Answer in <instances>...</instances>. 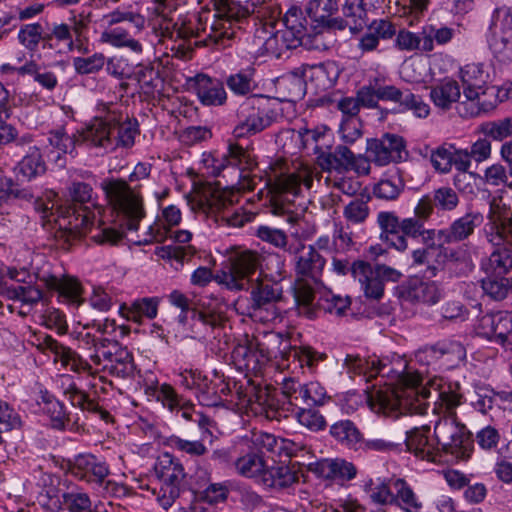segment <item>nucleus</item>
Segmentation results:
<instances>
[{
    "label": "nucleus",
    "instance_id": "1",
    "mask_svg": "<svg viewBox=\"0 0 512 512\" xmlns=\"http://www.w3.org/2000/svg\"><path fill=\"white\" fill-rule=\"evenodd\" d=\"M395 378L396 383L386 384L369 396V406L375 413L393 418L406 412L423 414L430 398L449 410L460 403L461 396L450 389L440 390V381L436 379L422 384L418 374L409 372L397 373Z\"/></svg>",
    "mask_w": 512,
    "mask_h": 512
},
{
    "label": "nucleus",
    "instance_id": "2",
    "mask_svg": "<svg viewBox=\"0 0 512 512\" xmlns=\"http://www.w3.org/2000/svg\"><path fill=\"white\" fill-rule=\"evenodd\" d=\"M101 187L116 213L119 229L93 225L90 238L97 244L113 245L123 238L125 232L138 231L140 222L146 217V211L142 196L133 191L124 180H105ZM91 217L94 220V217Z\"/></svg>",
    "mask_w": 512,
    "mask_h": 512
},
{
    "label": "nucleus",
    "instance_id": "3",
    "mask_svg": "<svg viewBox=\"0 0 512 512\" xmlns=\"http://www.w3.org/2000/svg\"><path fill=\"white\" fill-rule=\"evenodd\" d=\"M43 345L48 352L54 355L55 362H60L63 368L74 372L93 374L94 371L102 370L111 376L122 379L132 378L135 372L132 354L126 348L113 346L114 351L96 349L95 354L90 355L92 363L96 366L93 368L77 352L62 345L51 336L44 338Z\"/></svg>",
    "mask_w": 512,
    "mask_h": 512
},
{
    "label": "nucleus",
    "instance_id": "4",
    "mask_svg": "<svg viewBox=\"0 0 512 512\" xmlns=\"http://www.w3.org/2000/svg\"><path fill=\"white\" fill-rule=\"evenodd\" d=\"M201 163L210 178L204 182L201 188L200 204L208 225L212 228H220L224 223V187L217 176L224 168V161L217 158L212 152H204Z\"/></svg>",
    "mask_w": 512,
    "mask_h": 512
},
{
    "label": "nucleus",
    "instance_id": "5",
    "mask_svg": "<svg viewBox=\"0 0 512 512\" xmlns=\"http://www.w3.org/2000/svg\"><path fill=\"white\" fill-rule=\"evenodd\" d=\"M151 34L157 43L173 41L171 49L191 50L190 38L199 31V19L195 14L180 15L174 22L168 14H163L150 21ZM186 51H183V56Z\"/></svg>",
    "mask_w": 512,
    "mask_h": 512
},
{
    "label": "nucleus",
    "instance_id": "6",
    "mask_svg": "<svg viewBox=\"0 0 512 512\" xmlns=\"http://www.w3.org/2000/svg\"><path fill=\"white\" fill-rule=\"evenodd\" d=\"M120 119L121 113L113 104L98 102L96 115L83 132L84 141L104 151H113L116 148L115 126Z\"/></svg>",
    "mask_w": 512,
    "mask_h": 512
},
{
    "label": "nucleus",
    "instance_id": "7",
    "mask_svg": "<svg viewBox=\"0 0 512 512\" xmlns=\"http://www.w3.org/2000/svg\"><path fill=\"white\" fill-rule=\"evenodd\" d=\"M274 389L269 385L262 386L260 382H255L247 375L242 380H226V409H229L228 402H233V398L238 399L236 405L239 409L258 405L261 409H273L277 400L274 397Z\"/></svg>",
    "mask_w": 512,
    "mask_h": 512
},
{
    "label": "nucleus",
    "instance_id": "8",
    "mask_svg": "<svg viewBox=\"0 0 512 512\" xmlns=\"http://www.w3.org/2000/svg\"><path fill=\"white\" fill-rule=\"evenodd\" d=\"M351 273L357 280L367 298L379 300L384 294L386 282H397L402 273L385 264L371 266L364 261L354 262L351 266Z\"/></svg>",
    "mask_w": 512,
    "mask_h": 512
},
{
    "label": "nucleus",
    "instance_id": "9",
    "mask_svg": "<svg viewBox=\"0 0 512 512\" xmlns=\"http://www.w3.org/2000/svg\"><path fill=\"white\" fill-rule=\"evenodd\" d=\"M434 436L438 451L450 453L458 459L469 458L471 452L469 432L454 417L439 419L434 427Z\"/></svg>",
    "mask_w": 512,
    "mask_h": 512
},
{
    "label": "nucleus",
    "instance_id": "10",
    "mask_svg": "<svg viewBox=\"0 0 512 512\" xmlns=\"http://www.w3.org/2000/svg\"><path fill=\"white\" fill-rule=\"evenodd\" d=\"M453 36L452 28L426 25L418 33L401 29L396 35L395 45L401 51L428 53L435 49V45L443 46L449 43Z\"/></svg>",
    "mask_w": 512,
    "mask_h": 512
},
{
    "label": "nucleus",
    "instance_id": "11",
    "mask_svg": "<svg viewBox=\"0 0 512 512\" xmlns=\"http://www.w3.org/2000/svg\"><path fill=\"white\" fill-rule=\"evenodd\" d=\"M489 223L485 229L487 240L495 246L512 243V195L502 192L490 202Z\"/></svg>",
    "mask_w": 512,
    "mask_h": 512
},
{
    "label": "nucleus",
    "instance_id": "12",
    "mask_svg": "<svg viewBox=\"0 0 512 512\" xmlns=\"http://www.w3.org/2000/svg\"><path fill=\"white\" fill-rule=\"evenodd\" d=\"M226 256L230 264L229 273L226 272V288L244 289L260 265L259 254L241 247H232Z\"/></svg>",
    "mask_w": 512,
    "mask_h": 512
},
{
    "label": "nucleus",
    "instance_id": "13",
    "mask_svg": "<svg viewBox=\"0 0 512 512\" xmlns=\"http://www.w3.org/2000/svg\"><path fill=\"white\" fill-rule=\"evenodd\" d=\"M46 208L44 217L49 222L53 221L60 230L65 231L71 239H77L93 232V219L91 213L84 209H76L72 206H58L53 211V206Z\"/></svg>",
    "mask_w": 512,
    "mask_h": 512
},
{
    "label": "nucleus",
    "instance_id": "14",
    "mask_svg": "<svg viewBox=\"0 0 512 512\" xmlns=\"http://www.w3.org/2000/svg\"><path fill=\"white\" fill-rule=\"evenodd\" d=\"M500 89L497 86L482 85L481 88H464L465 101L458 106L461 117H477L481 113L492 111L500 102Z\"/></svg>",
    "mask_w": 512,
    "mask_h": 512
},
{
    "label": "nucleus",
    "instance_id": "15",
    "mask_svg": "<svg viewBox=\"0 0 512 512\" xmlns=\"http://www.w3.org/2000/svg\"><path fill=\"white\" fill-rule=\"evenodd\" d=\"M368 158L378 166L391 162H401L407 156L405 143L401 136L385 134L381 139L368 140Z\"/></svg>",
    "mask_w": 512,
    "mask_h": 512
},
{
    "label": "nucleus",
    "instance_id": "16",
    "mask_svg": "<svg viewBox=\"0 0 512 512\" xmlns=\"http://www.w3.org/2000/svg\"><path fill=\"white\" fill-rule=\"evenodd\" d=\"M333 68L334 65L332 63L318 64L313 66H302L301 68H298L295 71H293L290 75L283 78L282 84L287 87L288 93L292 98L300 99L305 94L304 79H316L319 81V84L322 85L323 87L330 86L332 84V79L327 77V73L329 69Z\"/></svg>",
    "mask_w": 512,
    "mask_h": 512
},
{
    "label": "nucleus",
    "instance_id": "17",
    "mask_svg": "<svg viewBox=\"0 0 512 512\" xmlns=\"http://www.w3.org/2000/svg\"><path fill=\"white\" fill-rule=\"evenodd\" d=\"M42 505L50 512L66 510L68 512H92L93 504L88 493L82 489H73L60 497L55 490H48L42 496Z\"/></svg>",
    "mask_w": 512,
    "mask_h": 512
},
{
    "label": "nucleus",
    "instance_id": "18",
    "mask_svg": "<svg viewBox=\"0 0 512 512\" xmlns=\"http://www.w3.org/2000/svg\"><path fill=\"white\" fill-rule=\"evenodd\" d=\"M250 154L237 144H230L228 154H226V167L238 168L240 170L241 180L237 184H231L226 187V205L239 201L238 193L240 191L252 189L248 174H244L252 166Z\"/></svg>",
    "mask_w": 512,
    "mask_h": 512
},
{
    "label": "nucleus",
    "instance_id": "19",
    "mask_svg": "<svg viewBox=\"0 0 512 512\" xmlns=\"http://www.w3.org/2000/svg\"><path fill=\"white\" fill-rule=\"evenodd\" d=\"M178 382L187 389H198L207 397L206 404L209 406H218L222 403V393H224V378L215 374V379L209 382L206 377L202 376L201 372L197 369H184L178 375Z\"/></svg>",
    "mask_w": 512,
    "mask_h": 512
},
{
    "label": "nucleus",
    "instance_id": "20",
    "mask_svg": "<svg viewBox=\"0 0 512 512\" xmlns=\"http://www.w3.org/2000/svg\"><path fill=\"white\" fill-rule=\"evenodd\" d=\"M70 470L74 477L95 487L102 486L110 473L107 463L98 460L92 454H79L75 456L71 462Z\"/></svg>",
    "mask_w": 512,
    "mask_h": 512
},
{
    "label": "nucleus",
    "instance_id": "21",
    "mask_svg": "<svg viewBox=\"0 0 512 512\" xmlns=\"http://www.w3.org/2000/svg\"><path fill=\"white\" fill-rule=\"evenodd\" d=\"M182 213L176 205H169L162 209L160 215L150 224L144 233V237L139 244H150L153 242L165 241L172 227L180 224Z\"/></svg>",
    "mask_w": 512,
    "mask_h": 512
},
{
    "label": "nucleus",
    "instance_id": "22",
    "mask_svg": "<svg viewBox=\"0 0 512 512\" xmlns=\"http://www.w3.org/2000/svg\"><path fill=\"white\" fill-rule=\"evenodd\" d=\"M40 281L49 290L58 293V301L61 303L78 306L83 302L82 286L74 277L42 274Z\"/></svg>",
    "mask_w": 512,
    "mask_h": 512
},
{
    "label": "nucleus",
    "instance_id": "23",
    "mask_svg": "<svg viewBox=\"0 0 512 512\" xmlns=\"http://www.w3.org/2000/svg\"><path fill=\"white\" fill-rule=\"evenodd\" d=\"M237 118L238 123L233 131L237 138L258 133L271 124V118L267 114L255 109L248 102L241 104L237 111Z\"/></svg>",
    "mask_w": 512,
    "mask_h": 512
},
{
    "label": "nucleus",
    "instance_id": "24",
    "mask_svg": "<svg viewBox=\"0 0 512 512\" xmlns=\"http://www.w3.org/2000/svg\"><path fill=\"white\" fill-rule=\"evenodd\" d=\"M313 177L311 173L304 169L298 173L270 175L267 180V186L274 194H292L297 195L300 192L301 185L310 189L312 187Z\"/></svg>",
    "mask_w": 512,
    "mask_h": 512
},
{
    "label": "nucleus",
    "instance_id": "25",
    "mask_svg": "<svg viewBox=\"0 0 512 512\" xmlns=\"http://www.w3.org/2000/svg\"><path fill=\"white\" fill-rule=\"evenodd\" d=\"M47 157L59 167L66 164V155L75 150V138L67 133L63 126L52 129L48 133Z\"/></svg>",
    "mask_w": 512,
    "mask_h": 512
},
{
    "label": "nucleus",
    "instance_id": "26",
    "mask_svg": "<svg viewBox=\"0 0 512 512\" xmlns=\"http://www.w3.org/2000/svg\"><path fill=\"white\" fill-rule=\"evenodd\" d=\"M481 222L477 213H467L454 220L449 227L438 230V241L446 244L458 243L467 240Z\"/></svg>",
    "mask_w": 512,
    "mask_h": 512
},
{
    "label": "nucleus",
    "instance_id": "27",
    "mask_svg": "<svg viewBox=\"0 0 512 512\" xmlns=\"http://www.w3.org/2000/svg\"><path fill=\"white\" fill-rule=\"evenodd\" d=\"M188 85L204 105H222L224 101L223 84L219 80L197 74L189 79Z\"/></svg>",
    "mask_w": 512,
    "mask_h": 512
},
{
    "label": "nucleus",
    "instance_id": "28",
    "mask_svg": "<svg viewBox=\"0 0 512 512\" xmlns=\"http://www.w3.org/2000/svg\"><path fill=\"white\" fill-rule=\"evenodd\" d=\"M325 260L313 247H302L296 260V272L301 279L308 278L316 283L323 271Z\"/></svg>",
    "mask_w": 512,
    "mask_h": 512
},
{
    "label": "nucleus",
    "instance_id": "29",
    "mask_svg": "<svg viewBox=\"0 0 512 512\" xmlns=\"http://www.w3.org/2000/svg\"><path fill=\"white\" fill-rule=\"evenodd\" d=\"M317 162L323 170H335L344 173L350 169L360 171V167H356V159L353 152L346 146L339 145L334 152L321 153L317 157Z\"/></svg>",
    "mask_w": 512,
    "mask_h": 512
},
{
    "label": "nucleus",
    "instance_id": "30",
    "mask_svg": "<svg viewBox=\"0 0 512 512\" xmlns=\"http://www.w3.org/2000/svg\"><path fill=\"white\" fill-rule=\"evenodd\" d=\"M430 428L428 426H422L420 428H414L407 432L406 446L408 451L415 454V456L427 460L435 461V455L437 446L435 441L428 438Z\"/></svg>",
    "mask_w": 512,
    "mask_h": 512
},
{
    "label": "nucleus",
    "instance_id": "31",
    "mask_svg": "<svg viewBox=\"0 0 512 512\" xmlns=\"http://www.w3.org/2000/svg\"><path fill=\"white\" fill-rule=\"evenodd\" d=\"M403 297L411 302L433 305L440 300L441 291L434 282L412 278L404 287Z\"/></svg>",
    "mask_w": 512,
    "mask_h": 512
},
{
    "label": "nucleus",
    "instance_id": "32",
    "mask_svg": "<svg viewBox=\"0 0 512 512\" xmlns=\"http://www.w3.org/2000/svg\"><path fill=\"white\" fill-rule=\"evenodd\" d=\"M42 410L50 420L52 428L57 430L72 429L74 424L66 413L64 405L48 391L41 393Z\"/></svg>",
    "mask_w": 512,
    "mask_h": 512
},
{
    "label": "nucleus",
    "instance_id": "33",
    "mask_svg": "<svg viewBox=\"0 0 512 512\" xmlns=\"http://www.w3.org/2000/svg\"><path fill=\"white\" fill-rule=\"evenodd\" d=\"M251 442L259 450H266L278 455L292 456L297 450V445L294 442L277 438L273 434L263 431L253 432Z\"/></svg>",
    "mask_w": 512,
    "mask_h": 512
},
{
    "label": "nucleus",
    "instance_id": "34",
    "mask_svg": "<svg viewBox=\"0 0 512 512\" xmlns=\"http://www.w3.org/2000/svg\"><path fill=\"white\" fill-rule=\"evenodd\" d=\"M377 223L381 229V239L389 241L399 251L407 249V240L399 234L401 220L393 212H380L377 216Z\"/></svg>",
    "mask_w": 512,
    "mask_h": 512
},
{
    "label": "nucleus",
    "instance_id": "35",
    "mask_svg": "<svg viewBox=\"0 0 512 512\" xmlns=\"http://www.w3.org/2000/svg\"><path fill=\"white\" fill-rule=\"evenodd\" d=\"M101 41L114 48H126L129 51L141 55L143 45L135 39L130 32L122 26H109L101 33Z\"/></svg>",
    "mask_w": 512,
    "mask_h": 512
},
{
    "label": "nucleus",
    "instance_id": "36",
    "mask_svg": "<svg viewBox=\"0 0 512 512\" xmlns=\"http://www.w3.org/2000/svg\"><path fill=\"white\" fill-rule=\"evenodd\" d=\"M282 291L278 284L270 280H257L251 286L252 307L260 310L264 307H273L281 299Z\"/></svg>",
    "mask_w": 512,
    "mask_h": 512
},
{
    "label": "nucleus",
    "instance_id": "37",
    "mask_svg": "<svg viewBox=\"0 0 512 512\" xmlns=\"http://www.w3.org/2000/svg\"><path fill=\"white\" fill-rule=\"evenodd\" d=\"M158 306L157 297H144L133 301L129 306H121L120 310L127 320L141 324L144 318L152 320L157 316Z\"/></svg>",
    "mask_w": 512,
    "mask_h": 512
},
{
    "label": "nucleus",
    "instance_id": "38",
    "mask_svg": "<svg viewBox=\"0 0 512 512\" xmlns=\"http://www.w3.org/2000/svg\"><path fill=\"white\" fill-rule=\"evenodd\" d=\"M0 295L29 307L37 304L43 297L42 290L34 285L13 286L2 280H0Z\"/></svg>",
    "mask_w": 512,
    "mask_h": 512
},
{
    "label": "nucleus",
    "instance_id": "39",
    "mask_svg": "<svg viewBox=\"0 0 512 512\" xmlns=\"http://www.w3.org/2000/svg\"><path fill=\"white\" fill-rule=\"evenodd\" d=\"M155 470L163 482L171 483L178 487L185 477L182 463L168 452H164L158 457Z\"/></svg>",
    "mask_w": 512,
    "mask_h": 512
},
{
    "label": "nucleus",
    "instance_id": "40",
    "mask_svg": "<svg viewBox=\"0 0 512 512\" xmlns=\"http://www.w3.org/2000/svg\"><path fill=\"white\" fill-rule=\"evenodd\" d=\"M482 269L486 275L505 276L512 269V247L504 245L496 248L482 262Z\"/></svg>",
    "mask_w": 512,
    "mask_h": 512
},
{
    "label": "nucleus",
    "instance_id": "41",
    "mask_svg": "<svg viewBox=\"0 0 512 512\" xmlns=\"http://www.w3.org/2000/svg\"><path fill=\"white\" fill-rule=\"evenodd\" d=\"M108 26H116L120 23L129 22L136 32H142L146 25V18L131 5H121L103 16Z\"/></svg>",
    "mask_w": 512,
    "mask_h": 512
},
{
    "label": "nucleus",
    "instance_id": "42",
    "mask_svg": "<svg viewBox=\"0 0 512 512\" xmlns=\"http://www.w3.org/2000/svg\"><path fill=\"white\" fill-rule=\"evenodd\" d=\"M461 91L458 83L452 79H446L433 86L430 91V98L434 105L444 111L451 108L452 104L458 102Z\"/></svg>",
    "mask_w": 512,
    "mask_h": 512
},
{
    "label": "nucleus",
    "instance_id": "43",
    "mask_svg": "<svg viewBox=\"0 0 512 512\" xmlns=\"http://www.w3.org/2000/svg\"><path fill=\"white\" fill-rule=\"evenodd\" d=\"M444 244L440 241L437 247L414 250L412 253L414 263L418 265L427 264L431 274L436 276L437 271L447 269Z\"/></svg>",
    "mask_w": 512,
    "mask_h": 512
},
{
    "label": "nucleus",
    "instance_id": "44",
    "mask_svg": "<svg viewBox=\"0 0 512 512\" xmlns=\"http://www.w3.org/2000/svg\"><path fill=\"white\" fill-rule=\"evenodd\" d=\"M315 471L327 479L350 480L356 475V468L352 463L340 459H324L316 463Z\"/></svg>",
    "mask_w": 512,
    "mask_h": 512
},
{
    "label": "nucleus",
    "instance_id": "45",
    "mask_svg": "<svg viewBox=\"0 0 512 512\" xmlns=\"http://www.w3.org/2000/svg\"><path fill=\"white\" fill-rule=\"evenodd\" d=\"M19 174L32 180L46 171V164L41 151L36 146L29 147L27 153L18 164Z\"/></svg>",
    "mask_w": 512,
    "mask_h": 512
},
{
    "label": "nucleus",
    "instance_id": "46",
    "mask_svg": "<svg viewBox=\"0 0 512 512\" xmlns=\"http://www.w3.org/2000/svg\"><path fill=\"white\" fill-rule=\"evenodd\" d=\"M392 485L395 499L393 504H396L404 512H419L421 510L422 503L404 480L397 479Z\"/></svg>",
    "mask_w": 512,
    "mask_h": 512
},
{
    "label": "nucleus",
    "instance_id": "47",
    "mask_svg": "<svg viewBox=\"0 0 512 512\" xmlns=\"http://www.w3.org/2000/svg\"><path fill=\"white\" fill-rule=\"evenodd\" d=\"M92 328H95L99 333L102 334L103 338L101 341V347L98 349H104L105 343H112L113 346H117L119 341L129 334V328L123 324H117L114 319L106 318L104 321H92Z\"/></svg>",
    "mask_w": 512,
    "mask_h": 512
},
{
    "label": "nucleus",
    "instance_id": "48",
    "mask_svg": "<svg viewBox=\"0 0 512 512\" xmlns=\"http://www.w3.org/2000/svg\"><path fill=\"white\" fill-rule=\"evenodd\" d=\"M344 365L348 373L363 374L366 377V381H370L386 368V366L382 365L379 361H368L355 355H347L344 360Z\"/></svg>",
    "mask_w": 512,
    "mask_h": 512
},
{
    "label": "nucleus",
    "instance_id": "49",
    "mask_svg": "<svg viewBox=\"0 0 512 512\" xmlns=\"http://www.w3.org/2000/svg\"><path fill=\"white\" fill-rule=\"evenodd\" d=\"M297 480L296 474L287 466H275L265 468L261 481L267 487L283 489L287 488Z\"/></svg>",
    "mask_w": 512,
    "mask_h": 512
},
{
    "label": "nucleus",
    "instance_id": "50",
    "mask_svg": "<svg viewBox=\"0 0 512 512\" xmlns=\"http://www.w3.org/2000/svg\"><path fill=\"white\" fill-rule=\"evenodd\" d=\"M343 15L351 30H360L368 22L367 4L364 0H347L343 7Z\"/></svg>",
    "mask_w": 512,
    "mask_h": 512
},
{
    "label": "nucleus",
    "instance_id": "51",
    "mask_svg": "<svg viewBox=\"0 0 512 512\" xmlns=\"http://www.w3.org/2000/svg\"><path fill=\"white\" fill-rule=\"evenodd\" d=\"M337 8L336 0H310L306 11L314 22L331 26L333 22L331 16L337 11Z\"/></svg>",
    "mask_w": 512,
    "mask_h": 512
},
{
    "label": "nucleus",
    "instance_id": "52",
    "mask_svg": "<svg viewBox=\"0 0 512 512\" xmlns=\"http://www.w3.org/2000/svg\"><path fill=\"white\" fill-rule=\"evenodd\" d=\"M43 27L39 22L23 24L17 34L19 44L28 52H36L44 39Z\"/></svg>",
    "mask_w": 512,
    "mask_h": 512
},
{
    "label": "nucleus",
    "instance_id": "53",
    "mask_svg": "<svg viewBox=\"0 0 512 512\" xmlns=\"http://www.w3.org/2000/svg\"><path fill=\"white\" fill-rule=\"evenodd\" d=\"M32 198L30 189L21 187L11 177L0 172V202L8 203L17 199L30 201Z\"/></svg>",
    "mask_w": 512,
    "mask_h": 512
},
{
    "label": "nucleus",
    "instance_id": "54",
    "mask_svg": "<svg viewBox=\"0 0 512 512\" xmlns=\"http://www.w3.org/2000/svg\"><path fill=\"white\" fill-rule=\"evenodd\" d=\"M139 124L136 119L119 120L115 126L116 148H131L135 144V138L139 135Z\"/></svg>",
    "mask_w": 512,
    "mask_h": 512
},
{
    "label": "nucleus",
    "instance_id": "55",
    "mask_svg": "<svg viewBox=\"0 0 512 512\" xmlns=\"http://www.w3.org/2000/svg\"><path fill=\"white\" fill-rule=\"evenodd\" d=\"M512 31V11L510 7H496L490 19L487 36H496Z\"/></svg>",
    "mask_w": 512,
    "mask_h": 512
},
{
    "label": "nucleus",
    "instance_id": "56",
    "mask_svg": "<svg viewBox=\"0 0 512 512\" xmlns=\"http://www.w3.org/2000/svg\"><path fill=\"white\" fill-rule=\"evenodd\" d=\"M446 266L448 270H459L466 272L471 269V259L466 245L457 247H446Z\"/></svg>",
    "mask_w": 512,
    "mask_h": 512
},
{
    "label": "nucleus",
    "instance_id": "57",
    "mask_svg": "<svg viewBox=\"0 0 512 512\" xmlns=\"http://www.w3.org/2000/svg\"><path fill=\"white\" fill-rule=\"evenodd\" d=\"M487 42L490 50L499 61H512V31L496 36H487Z\"/></svg>",
    "mask_w": 512,
    "mask_h": 512
},
{
    "label": "nucleus",
    "instance_id": "58",
    "mask_svg": "<svg viewBox=\"0 0 512 512\" xmlns=\"http://www.w3.org/2000/svg\"><path fill=\"white\" fill-rule=\"evenodd\" d=\"M106 63V57L101 52H95L87 57H74L72 65L79 75L96 74L100 72Z\"/></svg>",
    "mask_w": 512,
    "mask_h": 512
},
{
    "label": "nucleus",
    "instance_id": "59",
    "mask_svg": "<svg viewBox=\"0 0 512 512\" xmlns=\"http://www.w3.org/2000/svg\"><path fill=\"white\" fill-rule=\"evenodd\" d=\"M281 390L291 406L298 408L306 406V384H302L293 378H287L282 382Z\"/></svg>",
    "mask_w": 512,
    "mask_h": 512
},
{
    "label": "nucleus",
    "instance_id": "60",
    "mask_svg": "<svg viewBox=\"0 0 512 512\" xmlns=\"http://www.w3.org/2000/svg\"><path fill=\"white\" fill-rule=\"evenodd\" d=\"M236 471L247 477L259 476L265 471V463L263 459L257 454H247L237 459L234 463Z\"/></svg>",
    "mask_w": 512,
    "mask_h": 512
},
{
    "label": "nucleus",
    "instance_id": "61",
    "mask_svg": "<svg viewBox=\"0 0 512 512\" xmlns=\"http://www.w3.org/2000/svg\"><path fill=\"white\" fill-rule=\"evenodd\" d=\"M480 131L486 137L496 141H503L508 137H512V117L485 122L481 124Z\"/></svg>",
    "mask_w": 512,
    "mask_h": 512
},
{
    "label": "nucleus",
    "instance_id": "62",
    "mask_svg": "<svg viewBox=\"0 0 512 512\" xmlns=\"http://www.w3.org/2000/svg\"><path fill=\"white\" fill-rule=\"evenodd\" d=\"M461 80L464 88H481L485 85L488 74L484 71L480 63H469L461 68Z\"/></svg>",
    "mask_w": 512,
    "mask_h": 512
},
{
    "label": "nucleus",
    "instance_id": "63",
    "mask_svg": "<svg viewBox=\"0 0 512 512\" xmlns=\"http://www.w3.org/2000/svg\"><path fill=\"white\" fill-rule=\"evenodd\" d=\"M511 286L512 282L505 278V276L486 275L482 280L484 292L496 300L505 298Z\"/></svg>",
    "mask_w": 512,
    "mask_h": 512
},
{
    "label": "nucleus",
    "instance_id": "64",
    "mask_svg": "<svg viewBox=\"0 0 512 512\" xmlns=\"http://www.w3.org/2000/svg\"><path fill=\"white\" fill-rule=\"evenodd\" d=\"M370 213L368 200L355 198L351 200L343 210L345 219L352 224H361L366 221Z\"/></svg>",
    "mask_w": 512,
    "mask_h": 512
}]
</instances>
